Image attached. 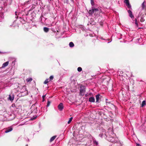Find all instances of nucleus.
<instances>
[{"label": "nucleus", "mask_w": 146, "mask_h": 146, "mask_svg": "<svg viewBox=\"0 0 146 146\" xmlns=\"http://www.w3.org/2000/svg\"><path fill=\"white\" fill-rule=\"evenodd\" d=\"M86 92L85 88L84 86H81L80 87V95L83 96Z\"/></svg>", "instance_id": "1"}, {"label": "nucleus", "mask_w": 146, "mask_h": 146, "mask_svg": "<svg viewBox=\"0 0 146 146\" xmlns=\"http://www.w3.org/2000/svg\"><path fill=\"white\" fill-rule=\"evenodd\" d=\"M108 140L113 143H117L118 141V139L115 138H114L112 137H110L108 138Z\"/></svg>", "instance_id": "3"}, {"label": "nucleus", "mask_w": 146, "mask_h": 146, "mask_svg": "<svg viewBox=\"0 0 146 146\" xmlns=\"http://www.w3.org/2000/svg\"><path fill=\"white\" fill-rule=\"evenodd\" d=\"M134 23L136 25V26L137 27H138V23H137V19H135V21H134Z\"/></svg>", "instance_id": "20"}, {"label": "nucleus", "mask_w": 146, "mask_h": 146, "mask_svg": "<svg viewBox=\"0 0 146 146\" xmlns=\"http://www.w3.org/2000/svg\"><path fill=\"white\" fill-rule=\"evenodd\" d=\"M32 80V79L31 78H28L26 79V81L27 82H30Z\"/></svg>", "instance_id": "22"}, {"label": "nucleus", "mask_w": 146, "mask_h": 146, "mask_svg": "<svg viewBox=\"0 0 146 146\" xmlns=\"http://www.w3.org/2000/svg\"><path fill=\"white\" fill-rule=\"evenodd\" d=\"M137 146H141L140 144H137Z\"/></svg>", "instance_id": "32"}, {"label": "nucleus", "mask_w": 146, "mask_h": 146, "mask_svg": "<svg viewBox=\"0 0 146 146\" xmlns=\"http://www.w3.org/2000/svg\"><path fill=\"white\" fill-rule=\"evenodd\" d=\"M58 108L60 111H62L64 108L63 104L62 103H60L58 106Z\"/></svg>", "instance_id": "7"}, {"label": "nucleus", "mask_w": 146, "mask_h": 146, "mask_svg": "<svg viewBox=\"0 0 146 146\" xmlns=\"http://www.w3.org/2000/svg\"><path fill=\"white\" fill-rule=\"evenodd\" d=\"M56 136H54L51 137L50 139V142H52V141L54 140L56 138Z\"/></svg>", "instance_id": "15"}, {"label": "nucleus", "mask_w": 146, "mask_h": 146, "mask_svg": "<svg viewBox=\"0 0 146 146\" xmlns=\"http://www.w3.org/2000/svg\"><path fill=\"white\" fill-rule=\"evenodd\" d=\"M145 104H146L145 101V100L143 101L142 103L141 107H143L144 106H145Z\"/></svg>", "instance_id": "18"}, {"label": "nucleus", "mask_w": 146, "mask_h": 146, "mask_svg": "<svg viewBox=\"0 0 146 146\" xmlns=\"http://www.w3.org/2000/svg\"><path fill=\"white\" fill-rule=\"evenodd\" d=\"M23 88L24 90V91H23L22 90L21 91V96H25L27 95L28 94V92L27 90H26V88L25 87H23Z\"/></svg>", "instance_id": "4"}, {"label": "nucleus", "mask_w": 146, "mask_h": 146, "mask_svg": "<svg viewBox=\"0 0 146 146\" xmlns=\"http://www.w3.org/2000/svg\"><path fill=\"white\" fill-rule=\"evenodd\" d=\"M13 130V128L11 127H9L5 131V133H8L11 131H12Z\"/></svg>", "instance_id": "11"}, {"label": "nucleus", "mask_w": 146, "mask_h": 146, "mask_svg": "<svg viewBox=\"0 0 146 146\" xmlns=\"http://www.w3.org/2000/svg\"><path fill=\"white\" fill-rule=\"evenodd\" d=\"M93 142H94V144H95L96 145H98V142L96 140H94Z\"/></svg>", "instance_id": "23"}, {"label": "nucleus", "mask_w": 146, "mask_h": 146, "mask_svg": "<svg viewBox=\"0 0 146 146\" xmlns=\"http://www.w3.org/2000/svg\"><path fill=\"white\" fill-rule=\"evenodd\" d=\"M145 3V1H144L143 3L142 4L141 6L142 7V9H144L145 7V5H144V3Z\"/></svg>", "instance_id": "19"}, {"label": "nucleus", "mask_w": 146, "mask_h": 146, "mask_svg": "<svg viewBox=\"0 0 146 146\" xmlns=\"http://www.w3.org/2000/svg\"><path fill=\"white\" fill-rule=\"evenodd\" d=\"M91 3L92 6H94V0H91Z\"/></svg>", "instance_id": "27"}, {"label": "nucleus", "mask_w": 146, "mask_h": 146, "mask_svg": "<svg viewBox=\"0 0 146 146\" xmlns=\"http://www.w3.org/2000/svg\"><path fill=\"white\" fill-rule=\"evenodd\" d=\"M54 78V77L53 76H50L49 77V80L50 81H51Z\"/></svg>", "instance_id": "24"}, {"label": "nucleus", "mask_w": 146, "mask_h": 146, "mask_svg": "<svg viewBox=\"0 0 146 146\" xmlns=\"http://www.w3.org/2000/svg\"><path fill=\"white\" fill-rule=\"evenodd\" d=\"M140 21L142 22L145 21V19H143V17H141Z\"/></svg>", "instance_id": "29"}, {"label": "nucleus", "mask_w": 146, "mask_h": 146, "mask_svg": "<svg viewBox=\"0 0 146 146\" xmlns=\"http://www.w3.org/2000/svg\"><path fill=\"white\" fill-rule=\"evenodd\" d=\"M128 12L129 14V16L131 18H133L134 16L132 14V11L130 10H129L128 11Z\"/></svg>", "instance_id": "10"}, {"label": "nucleus", "mask_w": 146, "mask_h": 146, "mask_svg": "<svg viewBox=\"0 0 146 146\" xmlns=\"http://www.w3.org/2000/svg\"><path fill=\"white\" fill-rule=\"evenodd\" d=\"M100 95L99 94H98L96 95V102H98L100 99Z\"/></svg>", "instance_id": "14"}, {"label": "nucleus", "mask_w": 146, "mask_h": 146, "mask_svg": "<svg viewBox=\"0 0 146 146\" xmlns=\"http://www.w3.org/2000/svg\"><path fill=\"white\" fill-rule=\"evenodd\" d=\"M49 81V79H47L44 81V83L45 84H46Z\"/></svg>", "instance_id": "21"}, {"label": "nucleus", "mask_w": 146, "mask_h": 146, "mask_svg": "<svg viewBox=\"0 0 146 146\" xmlns=\"http://www.w3.org/2000/svg\"><path fill=\"white\" fill-rule=\"evenodd\" d=\"M89 102H95V98L93 97H91L89 98Z\"/></svg>", "instance_id": "12"}, {"label": "nucleus", "mask_w": 146, "mask_h": 146, "mask_svg": "<svg viewBox=\"0 0 146 146\" xmlns=\"http://www.w3.org/2000/svg\"><path fill=\"white\" fill-rule=\"evenodd\" d=\"M31 113H36L37 112V108L35 107V105H33L31 107Z\"/></svg>", "instance_id": "5"}, {"label": "nucleus", "mask_w": 146, "mask_h": 146, "mask_svg": "<svg viewBox=\"0 0 146 146\" xmlns=\"http://www.w3.org/2000/svg\"><path fill=\"white\" fill-rule=\"evenodd\" d=\"M14 96L13 94L9 95L8 98L9 100L11 101H12L14 100Z\"/></svg>", "instance_id": "9"}, {"label": "nucleus", "mask_w": 146, "mask_h": 146, "mask_svg": "<svg viewBox=\"0 0 146 146\" xmlns=\"http://www.w3.org/2000/svg\"><path fill=\"white\" fill-rule=\"evenodd\" d=\"M72 117H71L70 118V119L69 120V121H68V124H69L70 123V122L71 121H72Z\"/></svg>", "instance_id": "26"}, {"label": "nucleus", "mask_w": 146, "mask_h": 146, "mask_svg": "<svg viewBox=\"0 0 146 146\" xmlns=\"http://www.w3.org/2000/svg\"><path fill=\"white\" fill-rule=\"evenodd\" d=\"M92 9L89 11V13L90 15H92L94 13H95L99 11V10L97 8H94V7H92Z\"/></svg>", "instance_id": "2"}, {"label": "nucleus", "mask_w": 146, "mask_h": 146, "mask_svg": "<svg viewBox=\"0 0 146 146\" xmlns=\"http://www.w3.org/2000/svg\"><path fill=\"white\" fill-rule=\"evenodd\" d=\"M69 46L71 47H73L74 46V44L72 42H70L69 44Z\"/></svg>", "instance_id": "17"}, {"label": "nucleus", "mask_w": 146, "mask_h": 146, "mask_svg": "<svg viewBox=\"0 0 146 146\" xmlns=\"http://www.w3.org/2000/svg\"><path fill=\"white\" fill-rule=\"evenodd\" d=\"M45 96H46V95L42 96V98H43V101H42L43 102L44 101V98H45Z\"/></svg>", "instance_id": "30"}, {"label": "nucleus", "mask_w": 146, "mask_h": 146, "mask_svg": "<svg viewBox=\"0 0 146 146\" xmlns=\"http://www.w3.org/2000/svg\"><path fill=\"white\" fill-rule=\"evenodd\" d=\"M50 101H48V102H47V104L46 105V106L47 107H48L50 106Z\"/></svg>", "instance_id": "28"}, {"label": "nucleus", "mask_w": 146, "mask_h": 146, "mask_svg": "<svg viewBox=\"0 0 146 146\" xmlns=\"http://www.w3.org/2000/svg\"><path fill=\"white\" fill-rule=\"evenodd\" d=\"M44 31L46 33L48 32L49 31V29L46 27H44L43 28Z\"/></svg>", "instance_id": "16"}, {"label": "nucleus", "mask_w": 146, "mask_h": 146, "mask_svg": "<svg viewBox=\"0 0 146 146\" xmlns=\"http://www.w3.org/2000/svg\"><path fill=\"white\" fill-rule=\"evenodd\" d=\"M9 63V61H7L5 63H4L2 65V68H4L5 67L7 66L8 64Z\"/></svg>", "instance_id": "13"}, {"label": "nucleus", "mask_w": 146, "mask_h": 146, "mask_svg": "<svg viewBox=\"0 0 146 146\" xmlns=\"http://www.w3.org/2000/svg\"><path fill=\"white\" fill-rule=\"evenodd\" d=\"M36 116L34 118L32 117V118H31V119L32 120H33V119H35V118H36Z\"/></svg>", "instance_id": "31"}, {"label": "nucleus", "mask_w": 146, "mask_h": 146, "mask_svg": "<svg viewBox=\"0 0 146 146\" xmlns=\"http://www.w3.org/2000/svg\"><path fill=\"white\" fill-rule=\"evenodd\" d=\"M104 135H106V130L104 129H102V133L99 134V136L102 137Z\"/></svg>", "instance_id": "8"}, {"label": "nucleus", "mask_w": 146, "mask_h": 146, "mask_svg": "<svg viewBox=\"0 0 146 146\" xmlns=\"http://www.w3.org/2000/svg\"><path fill=\"white\" fill-rule=\"evenodd\" d=\"M26 146H28V145H27H27H26Z\"/></svg>", "instance_id": "33"}, {"label": "nucleus", "mask_w": 146, "mask_h": 146, "mask_svg": "<svg viewBox=\"0 0 146 146\" xmlns=\"http://www.w3.org/2000/svg\"><path fill=\"white\" fill-rule=\"evenodd\" d=\"M124 2L128 8L129 9L131 8V6L129 3V0H124Z\"/></svg>", "instance_id": "6"}, {"label": "nucleus", "mask_w": 146, "mask_h": 146, "mask_svg": "<svg viewBox=\"0 0 146 146\" xmlns=\"http://www.w3.org/2000/svg\"><path fill=\"white\" fill-rule=\"evenodd\" d=\"M82 68L80 67H79L78 68L77 70L79 72L81 71H82Z\"/></svg>", "instance_id": "25"}]
</instances>
